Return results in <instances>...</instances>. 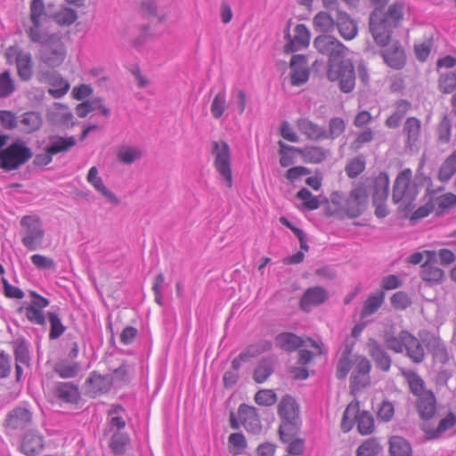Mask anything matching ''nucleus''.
<instances>
[{
  "mask_svg": "<svg viewBox=\"0 0 456 456\" xmlns=\"http://www.w3.org/2000/svg\"><path fill=\"white\" fill-rule=\"evenodd\" d=\"M403 4L395 2L387 12L374 8L369 17L370 31L379 45H386L392 39L393 30L399 27L403 19Z\"/></svg>",
  "mask_w": 456,
  "mask_h": 456,
  "instance_id": "obj_2",
  "label": "nucleus"
},
{
  "mask_svg": "<svg viewBox=\"0 0 456 456\" xmlns=\"http://www.w3.org/2000/svg\"><path fill=\"white\" fill-rule=\"evenodd\" d=\"M142 152L141 150L132 146H122L118 151V159L124 164H132L141 159Z\"/></svg>",
  "mask_w": 456,
  "mask_h": 456,
  "instance_id": "obj_49",
  "label": "nucleus"
},
{
  "mask_svg": "<svg viewBox=\"0 0 456 456\" xmlns=\"http://www.w3.org/2000/svg\"><path fill=\"white\" fill-rule=\"evenodd\" d=\"M227 109L226 94L224 91L219 92L213 99L210 110L212 116L218 119Z\"/></svg>",
  "mask_w": 456,
  "mask_h": 456,
  "instance_id": "obj_52",
  "label": "nucleus"
},
{
  "mask_svg": "<svg viewBox=\"0 0 456 456\" xmlns=\"http://www.w3.org/2000/svg\"><path fill=\"white\" fill-rule=\"evenodd\" d=\"M327 77L330 81L338 82V88L345 94L351 93L354 89L355 71L350 60L329 65Z\"/></svg>",
  "mask_w": 456,
  "mask_h": 456,
  "instance_id": "obj_6",
  "label": "nucleus"
},
{
  "mask_svg": "<svg viewBox=\"0 0 456 456\" xmlns=\"http://www.w3.org/2000/svg\"><path fill=\"white\" fill-rule=\"evenodd\" d=\"M86 385L89 386L91 391L95 395L107 394L113 386L109 374L102 375L96 370L89 374L86 380Z\"/></svg>",
  "mask_w": 456,
  "mask_h": 456,
  "instance_id": "obj_28",
  "label": "nucleus"
},
{
  "mask_svg": "<svg viewBox=\"0 0 456 456\" xmlns=\"http://www.w3.org/2000/svg\"><path fill=\"white\" fill-rule=\"evenodd\" d=\"M297 152L299 153L303 160L306 163L319 164L327 159L329 151L319 146H305L298 148Z\"/></svg>",
  "mask_w": 456,
  "mask_h": 456,
  "instance_id": "obj_36",
  "label": "nucleus"
},
{
  "mask_svg": "<svg viewBox=\"0 0 456 456\" xmlns=\"http://www.w3.org/2000/svg\"><path fill=\"white\" fill-rule=\"evenodd\" d=\"M345 40H352L358 34L356 21L346 12L338 11L336 15V27Z\"/></svg>",
  "mask_w": 456,
  "mask_h": 456,
  "instance_id": "obj_20",
  "label": "nucleus"
},
{
  "mask_svg": "<svg viewBox=\"0 0 456 456\" xmlns=\"http://www.w3.org/2000/svg\"><path fill=\"white\" fill-rule=\"evenodd\" d=\"M279 154L281 156L279 160L280 165L282 167H287L294 164V156L290 152H297L298 147L286 144L282 141L279 142Z\"/></svg>",
  "mask_w": 456,
  "mask_h": 456,
  "instance_id": "obj_51",
  "label": "nucleus"
},
{
  "mask_svg": "<svg viewBox=\"0 0 456 456\" xmlns=\"http://www.w3.org/2000/svg\"><path fill=\"white\" fill-rule=\"evenodd\" d=\"M297 198L303 201L304 206L309 210H315L320 207V201L307 188H302L297 193Z\"/></svg>",
  "mask_w": 456,
  "mask_h": 456,
  "instance_id": "obj_57",
  "label": "nucleus"
},
{
  "mask_svg": "<svg viewBox=\"0 0 456 456\" xmlns=\"http://www.w3.org/2000/svg\"><path fill=\"white\" fill-rule=\"evenodd\" d=\"M129 365L123 362L118 368L109 374L112 385L122 387L130 382V370Z\"/></svg>",
  "mask_w": 456,
  "mask_h": 456,
  "instance_id": "obj_44",
  "label": "nucleus"
},
{
  "mask_svg": "<svg viewBox=\"0 0 456 456\" xmlns=\"http://www.w3.org/2000/svg\"><path fill=\"white\" fill-rule=\"evenodd\" d=\"M411 103L406 100H400L396 103L395 110L386 119L385 125L388 128L395 129L399 127L403 118L410 110Z\"/></svg>",
  "mask_w": 456,
  "mask_h": 456,
  "instance_id": "obj_40",
  "label": "nucleus"
},
{
  "mask_svg": "<svg viewBox=\"0 0 456 456\" xmlns=\"http://www.w3.org/2000/svg\"><path fill=\"white\" fill-rule=\"evenodd\" d=\"M369 354L375 362L378 369L387 372L392 364V358L384 347L375 339H370L368 342Z\"/></svg>",
  "mask_w": 456,
  "mask_h": 456,
  "instance_id": "obj_21",
  "label": "nucleus"
},
{
  "mask_svg": "<svg viewBox=\"0 0 456 456\" xmlns=\"http://www.w3.org/2000/svg\"><path fill=\"white\" fill-rule=\"evenodd\" d=\"M254 399L259 405L271 406L276 403L277 395L271 389H262L255 395Z\"/></svg>",
  "mask_w": 456,
  "mask_h": 456,
  "instance_id": "obj_59",
  "label": "nucleus"
},
{
  "mask_svg": "<svg viewBox=\"0 0 456 456\" xmlns=\"http://www.w3.org/2000/svg\"><path fill=\"white\" fill-rule=\"evenodd\" d=\"M44 448V437L37 431H28L23 436L20 449L21 452L28 456H33Z\"/></svg>",
  "mask_w": 456,
  "mask_h": 456,
  "instance_id": "obj_26",
  "label": "nucleus"
},
{
  "mask_svg": "<svg viewBox=\"0 0 456 456\" xmlns=\"http://www.w3.org/2000/svg\"><path fill=\"white\" fill-rule=\"evenodd\" d=\"M81 398L79 387L74 382H59V401L77 404Z\"/></svg>",
  "mask_w": 456,
  "mask_h": 456,
  "instance_id": "obj_35",
  "label": "nucleus"
},
{
  "mask_svg": "<svg viewBox=\"0 0 456 456\" xmlns=\"http://www.w3.org/2000/svg\"><path fill=\"white\" fill-rule=\"evenodd\" d=\"M32 157V152L23 142H13L0 153V167L14 170L26 163Z\"/></svg>",
  "mask_w": 456,
  "mask_h": 456,
  "instance_id": "obj_9",
  "label": "nucleus"
},
{
  "mask_svg": "<svg viewBox=\"0 0 456 456\" xmlns=\"http://www.w3.org/2000/svg\"><path fill=\"white\" fill-rule=\"evenodd\" d=\"M411 170L405 168L401 171L393 186L392 200L394 203L397 204L400 201H404L407 205L415 200L418 195L416 184L411 183Z\"/></svg>",
  "mask_w": 456,
  "mask_h": 456,
  "instance_id": "obj_8",
  "label": "nucleus"
},
{
  "mask_svg": "<svg viewBox=\"0 0 456 456\" xmlns=\"http://www.w3.org/2000/svg\"><path fill=\"white\" fill-rule=\"evenodd\" d=\"M422 343L428 351L432 354L436 362L443 365L449 362L450 358L446 346L440 338L435 336L434 334H430L422 340Z\"/></svg>",
  "mask_w": 456,
  "mask_h": 456,
  "instance_id": "obj_19",
  "label": "nucleus"
},
{
  "mask_svg": "<svg viewBox=\"0 0 456 456\" xmlns=\"http://www.w3.org/2000/svg\"><path fill=\"white\" fill-rule=\"evenodd\" d=\"M357 429L361 435H370L374 430V419L367 411H362L355 414Z\"/></svg>",
  "mask_w": 456,
  "mask_h": 456,
  "instance_id": "obj_43",
  "label": "nucleus"
},
{
  "mask_svg": "<svg viewBox=\"0 0 456 456\" xmlns=\"http://www.w3.org/2000/svg\"><path fill=\"white\" fill-rule=\"evenodd\" d=\"M314 46L318 53L328 57V66L344 61L348 53V48L330 34L316 37Z\"/></svg>",
  "mask_w": 456,
  "mask_h": 456,
  "instance_id": "obj_5",
  "label": "nucleus"
},
{
  "mask_svg": "<svg viewBox=\"0 0 456 456\" xmlns=\"http://www.w3.org/2000/svg\"><path fill=\"white\" fill-rule=\"evenodd\" d=\"M60 346L69 359L73 360L77 358L78 354V345L77 340L74 338H71L70 335L69 338H64L61 339Z\"/></svg>",
  "mask_w": 456,
  "mask_h": 456,
  "instance_id": "obj_61",
  "label": "nucleus"
},
{
  "mask_svg": "<svg viewBox=\"0 0 456 456\" xmlns=\"http://www.w3.org/2000/svg\"><path fill=\"white\" fill-rule=\"evenodd\" d=\"M82 370V365L79 362L69 359L59 360V378L68 379L77 377Z\"/></svg>",
  "mask_w": 456,
  "mask_h": 456,
  "instance_id": "obj_38",
  "label": "nucleus"
},
{
  "mask_svg": "<svg viewBox=\"0 0 456 456\" xmlns=\"http://www.w3.org/2000/svg\"><path fill=\"white\" fill-rule=\"evenodd\" d=\"M372 201L387 200L389 194V176L380 172L371 183Z\"/></svg>",
  "mask_w": 456,
  "mask_h": 456,
  "instance_id": "obj_30",
  "label": "nucleus"
},
{
  "mask_svg": "<svg viewBox=\"0 0 456 456\" xmlns=\"http://www.w3.org/2000/svg\"><path fill=\"white\" fill-rule=\"evenodd\" d=\"M294 32L295 35L293 37H290L289 28L285 33L284 37L288 39V42L284 46V52L286 53L297 52L309 45L310 32L305 24H297Z\"/></svg>",
  "mask_w": 456,
  "mask_h": 456,
  "instance_id": "obj_13",
  "label": "nucleus"
},
{
  "mask_svg": "<svg viewBox=\"0 0 456 456\" xmlns=\"http://www.w3.org/2000/svg\"><path fill=\"white\" fill-rule=\"evenodd\" d=\"M384 341L387 349L396 354L405 352V355L416 364H419L425 360L423 345L408 330H401L397 336L386 333Z\"/></svg>",
  "mask_w": 456,
  "mask_h": 456,
  "instance_id": "obj_4",
  "label": "nucleus"
},
{
  "mask_svg": "<svg viewBox=\"0 0 456 456\" xmlns=\"http://www.w3.org/2000/svg\"><path fill=\"white\" fill-rule=\"evenodd\" d=\"M416 410L423 420L431 419L436 412V399L433 392H426L416 400Z\"/></svg>",
  "mask_w": 456,
  "mask_h": 456,
  "instance_id": "obj_23",
  "label": "nucleus"
},
{
  "mask_svg": "<svg viewBox=\"0 0 456 456\" xmlns=\"http://www.w3.org/2000/svg\"><path fill=\"white\" fill-rule=\"evenodd\" d=\"M401 374L405 379L410 392L417 398L420 397L426 392H432L431 390L426 389L423 379L415 370L402 369Z\"/></svg>",
  "mask_w": 456,
  "mask_h": 456,
  "instance_id": "obj_31",
  "label": "nucleus"
},
{
  "mask_svg": "<svg viewBox=\"0 0 456 456\" xmlns=\"http://www.w3.org/2000/svg\"><path fill=\"white\" fill-rule=\"evenodd\" d=\"M368 200V194L362 186H357L354 188L348 195L345 211L346 215L351 218H356L360 216L365 210Z\"/></svg>",
  "mask_w": 456,
  "mask_h": 456,
  "instance_id": "obj_11",
  "label": "nucleus"
},
{
  "mask_svg": "<svg viewBox=\"0 0 456 456\" xmlns=\"http://www.w3.org/2000/svg\"><path fill=\"white\" fill-rule=\"evenodd\" d=\"M212 154L215 156L214 166L220 175L225 180L226 185L232 187V177L231 169V152L228 143L224 141L213 142Z\"/></svg>",
  "mask_w": 456,
  "mask_h": 456,
  "instance_id": "obj_10",
  "label": "nucleus"
},
{
  "mask_svg": "<svg viewBox=\"0 0 456 456\" xmlns=\"http://www.w3.org/2000/svg\"><path fill=\"white\" fill-rule=\"evenodd\" d=\"M23 245L29 250L42 246L45 232L40 219L36 216H26L20 220Z\"/></svg>",
  "mask_w": 456,
  "mask_h": 456,
  "instance_id": "obj_7",
  "label": "nucleus"
},
{
  "mask_svg": "<svg viewBox=\"0 0 456 456\" xmlns=\"http://www.w3.org/2000/svg\"><path fill=\"white\" fill-rule=\"evenodd\" d=\"M381 451L379 442L370 438L363 442L356 451V456H377Z\"/></svg>",
  "mask_w": 456,
  "mask_h": 456,
  "instance_id": "obj_53",
  "label": "nucleus"
},
{
  "mask_svg": "<svg viewBox=\"0 0 456 456\" xmlns=\"http://www.w3.org/2000/svg\"><path fill=\"white\" fill-rule=\"evenodd\" d=\"M32 420L31 412L23 407H17L9 412L6 418V427L11 429L25 428Z\"/></svg>",
  "mask_w": 456,
  "mask_h": 456,
  "instance_id": "obj_29",
  "label": "nucleus"
},
{
  "mask_svg": "<svg viewBox=\"0 0 456 456\" xmlns=\"http://www.w3.org/2000/svg\"><path fill=\"white\" fill-rule=\"evenodd\" d=\"M278 415L281 419L278 433L282 443H288L300 431L302 421L299 406L289 395H285L278 404Z\"/></svg>",
  "mask_w": 456,
  "mask_h": 456,
  "instance_id": "obj_3",
  "label": "nucleus"
},
{
  "mask_svg": "<svg viewBox=\"0 0 456 456\" xmlns=\"http://www.w3.org/2000/svg\"><path fill=\"white\" fill-rule=\"evenodd\" d=\"M273 344L269 340H259L256 343L251 344L241 351V359L249 361L251 358H255L259 354L271 350Z\"/></svg>",
  "mask_w": 456,
  "mask_h": 456,
  "instance_id": "obj_42",
  "label": "nucleus"
},
{
  "mask_svg": "<svg viewBox=\"0 0 456 456\" xmlns=\"http://www.w3.org/2000/svg\"><path fill=\"white\" fill-rule=\"evenodd\" d=\"M384 302V293L369 297L364 304L361 313V317H368L376 313Z\"/></svg>",
  "mask_w": 456,
  "mask_h": 456,
  "instance_id": "obj_48",
  "label": "nucleus"
},
{
  "mask_svg": "<svg viewBox=\"0 0 456 456\" xmlns=\"http://www.w3.org/2000/svg\"><path fill=\"white\" fill-rule=\"evenodd\" d=\"M30 295L32 299L25 307L26 317L31 322L44 325L45 323V319L43 314V309L49 305V301L47 298L43 297L34 291H31Z\"/></svg>",
  "mask_w": 456,
  "mask_h": 456,
  "instance_id": "obj_15",
  "label": "nucleus"
},
{
  "mask_svg": "<svg viewBox=\"0 0 456 456\" xmlns=\"http://www.w3.org/2000/svg\"><path fill=\"white\" fill-rule=\"evenodd\" d=\"M40 125L41 119L35 112H27L23 114L20 120L21 129L26 133H30L38 129Z\"/></svg>",
  "mask_w": 456,
  "mask_h": 456,
  "instance_id": "obj_55",
  "label": "nucleus"
},
{
  "mask_svg": "<svg viewBox=\"0 0 456 456\" xmlns=\"http://www.w3.org/2000/svg\"><path fill=\"white\" fill-rule=\"evenodd\" d=\"M452 125L449 118L444 116L437 127V138L442 143H448L451 139Z\"/></svg>",
  "mask_w": 456,
  "mask_h": 456,
  "instance_id": "obj_60",
  "label": "nucleus"
},
{
  "mask_svg": "<svg viewBox=\"0 0 456 456\" xmlns=\"http://www.w3.org/2000/svg\"><path fill=\"white\" fill-rule=\"evenodd\" d=\"M328 297V291L323 287L315 286L308 288L300 298V308L305 312H310L312 306L320 305Z\"/></svg>",
  "mask_w": 456,
  "mask_h": 456,
  "instance_id": "obj_18",
  "label": "nucleus"
},
{
  "mask_svg": "<svg viewBox=\"0 0 456 456\" xmlns=\"http://www.w3.org/2000/svg\"><path fill=\"white\" fill-rule=\"evenodd\" d=\"M96 110H100L105 117H109L110 114V109L103 105L102 98L99 97L86 100L77 104L76 107V113L79 118H85L90 112Z\"/></svg>",
  "mask_w": 456,
  "mask_h": 456,
  "instance_id": "obj_34",
  "label": "nucleus"
},
{
  "mask_svg": "<svg viewBox=\"0 0 456 456\" xmlns=\"http://www.w3.org/2000/svg\"><path fill=\"white\" fill-rule=\"evenodd\" d=\"M129 442L130 438L127 434L116 432L110 438V448L115 455H122L126 452V448Z\"/></svg>",
  "mask_w": 456,
  "mask_h": 456,
  "instance_id": "obj_46",
  "label": "nucleus"
},
{
  "mask_svg": "<svg viewBox=\"0 0 456 456\" xmlns=\"http://www.w3.org/2000/svg\"><path fill=\"white\" fill-rule=\"evenodd\" d=\"M77 20V12L70 7H61L59 10V25L69 26Z\"/></svg>",
  "mask_w": 456,
  "mask_h": 456,
  "instance_id": "obj_63",
  "label": "nucleus"
},
{
  "mask_svg": "<svg viewBox=\"0 0 456 456\" xmlns=\"http://www.w3.org/2000/svg\"><path fill=\"white\" fill-rule=\"evenodd\" d=\"M385 47L381 50L380 54L384 62L394 69H401L406 62L405 53L398 40H390V42L382 45Z\"/></svg>",
  "mask_w": 456,
  "mask_h": 456,
  "instance_id": "obj_12",
  "label": "nucleus"
},
{
  "mask_svg": "<svg viewBox=\"0 0 456 456\" xmlns=\"http://www.w3.org/2000/svg\"><path fill=\"white\" fill-rule=\"evenodd\" d=\"M56 15L47 16L42 0H33L30 4V19L34 24L28 31L29 38L34 42H41L40 80L52 84L55 75L57 51L54 47L55 37L41 33V28L48 23V20L56 19Z\"/></svg>",
  "mask_w": 456,
  "mask_h": 456,
  "instance_id": "obj_1",
  "label": "nucleus"
},
{
  "mask_svg": "<svg viewBox=\"0 0 456 456\" xmlns=\"http://www.w3.org/2000/svg\"><path fill=\"white\" fill-rule=\"evenodd\" d=\"M275 344L283 351L294 352L304 346V340L293 332H281L275 337Z\"/></svg>",
  "mask_w": 456,
  "mask_h": 456,
  "instance_id": "obj_32",
  "label": "nucleus"
},
{
  "mask_svg": "<svg viewBox=\"0 0 456 456\" xmlns=\"http://www.w3.org/2000/svg\"><path fill=\"white\" fill-rule=\"evenodd\" d=\"M426 197H430L432 203L435 205V211L437 216L444 214L456 205L455 194L445 193L441 196H436V191L429 187L427 189Z\"/></svg>",
  "mask_w": 456,
  "mask_h": 456,
  "instance_id": "obj_27",
  "label": "nucleus"
},
{
  "mask_svg": "<svg viewBox=\"0 0 456 456\" xmlns=\"http://www.w3.org/2000/svg\"><path fill=\"white\" fill-rule=\"evenodd\" d=\"M439 90L444 94H451L456 90V74L446 72L441 74L438 80Z\"/></svg>",
  "mask_w": 456,
  "mask_h": 456,
  "instance_id": "obj_54",
  "label": "nucleus"
},
{
  "mask_svg": "<svg viewBox=\"0 0 456 456\" xmlns=\"http://www.w3.org/2000/svg\"><path fill=\"white\" fill-rule=\"evenodd\" d=\"M354 369L350 377L351 387H364L370 380V362L363 355H357L354 359Z\"/></svg>",
  "mask_w": 456,
  "mask_h": 456,
  "instance_id": "obj_16",
  "label": "nucleus"
},
{
  "mask_svg": "<svg viewBox=\"0 0 456 456\" xmlns=\"http://www.w3.org/2000/svg\"><path fill=\"white\" fill-rule=\"evenodd\" d=\"M273 373V361L271 357H264L257 363L253 379L258 384H262Z\"/></svg>",
  "mask_w": 456,
  "mask_h": 456,
  "instance_id": "obj_39",
  "label": "nucleus"
},
{
  "mask_svg": "<svg viewBox=\"0 0 456 456\" xmlns=\"http://www.w3.org/2000/svg\"><path fill=\"white\" fill-rule=\"evenodd\" d=\"M428 254V260L421 265L420 277L423 281L432 283L441 282L444 276V272L441 268L432 263L436 257V253L427 251Z\"/></svg>",
  "mask_w": 456,
  "mask_h": 456,
  "instance_id": "obj_25",
  "label": "nucleus"
},
{
  "mask_svg": "<svg viewBox=\"0 0 456 456\" xmlns=\"http://www.w3.org/2000/svg\"><path fill=\"white\" fill-rule=\"evenodd\" d=\"M87 182L95 189L96 191L102 194L108 202L114 206L120 204V200L114 192L110 191L104 184L102 177L98 175V169L96 167H92L86 176Z\"/></svg>",
  "mask_w": 456,
  "mask_h": 456,
  "instance_id": "obj_22",
  "label": "nucleus"
},
{
  "mask_svg": "<svg viewBox=\"0 0 456 456\" xmlns=\"http://www.w3.org/2000/svg\"><path fill=\"white\" fill-rule=\"evenodd\" d=\"M248 444L245 436L241 432L232 433L228 437L229 452L236 456L242 454Z\"/></svg>",
  "mask_w": 456,
  "mask_h": 456,
  "instance_id": "obj_47",
  "label": "nucleus"
},
{
  "mask_svg": "<svg viewBox=\"0 0 456 456\" xmlns=\"http://www.w3.org/2000/svg\"><path fill=\"white\" fill-rule=\"evenodd\" d=\"M365 169V160L363 157L359 156L353 159L345 168V171L349 178H355L362 174Z\"/></svg>",
  "mask_w": 456,
  "mask_h": 456,
  "instance_id": "obj_58",
  "label": "nucleus"
},
{
  "mask_svg": "<svg viewBox=\"0 0 456 456\" xmlns=\"http://www.w3.org/2000/svg\"><path fill=\"white\" fill-rule=\"evenodd\" d=\"M8 59L14 58L18 74L23 80H28L32 76L31 55L28 53L19 51L16 46H10L6 51Z\"/></svg>",
  "mask_w": 456,
  "mask_h": 456,
  "instance_id": "obj_17",
  "label": "nucleus"
},
{
  "mask_svg": "<svg viewBox=\"0 0 456 456\" xmlns=\"http://www.w3.org/2000/svg\"><path fill=\"white\" fill-rule=\"evenodd\" d=\"M390 456H411L410 443L401 436H393L389 441Z\"/></svg>",
  "mask_w": 456,
  "mask_h": 456,
  "instance_id": "obj_41",
  "label": "nucleus"
},
{
  "mask_svg": "<svg viewBox=\"0 0 456 456\" xmlns=\"http://www.w3.org/2000/svg\"><path fill=\"white\" fill-rule=\"evenodd\" d=\"M14 89V83L9 72L0 74V97H7L13 93Z\"/></svg>",
  "mask_w": 456,
  "mask_h": 456,
  "instance_id": "obj_64",
  "label": "nucleus"
},
{
  "mask_svg": "<svg viewBox=\"0 0 456 456\" xmlns=\"http://www.w3.org/2000/svg\"><path fill=\"white\" fill-rule=\"evenodd\" d=\"M391 305L396 310H405L411 305L410 297L404 291L395 292L390 298Z\"/></svg>",
  "mask_w": 456,
  "mask_h": 456,
  "instance_id": "obj_62",
  "label": "nucleus"
},
{
  "mask_svg": "<svg viewBox=\"0 0 456 456\" xmlns=\"http://www.w3.org/2000/svg\"><path fill=\"white\" fill-rule=\"evenodd\" d=\"M300 131L310 140L320 141L325 139V127L321 126L311 120L302 119L298 122Z\"/></svg>",
  "mask_w": 456,
  "mask_h": 456,
  "instance_id": "obj_37",
  "label": "nucleus"
},
{
  "mask_svg": "<svg viewBox=\"0 0 456 456\" xmlns=\"http://www.w3.org/2000/svg\"><path fill=\"white\" fill-rule=\"evenodd\" d=\"M421 131V121L416 117H409L406 118L403 127V134L405 135V146L409 149H412L416 146L419 142Z\"/></svg>",
  "mask_w": 456,
  "mask_h": 456,
  "instance_id": "obj_24",
  "label": "nucleus"
},
{
  "mask_svg": "<svg viewBox=\"0 0 456 456\" xmlns=\"http://www.w3.org/2000/svg\"><path fill=\"white\" fill-rule=\"evenodd\" d=\"M456 173V151H453L441 165L438 179L441 182L449 181Z\"/></svg>",
  "mask_w": 456,
  "mask_h": 456,
  "instance_id": "obj_45",
  "label": "nucleus"
},
{
  "mask_svg": "<svg viewBox=\"0 0 456 456\" xmlns=\"http://www.w3.org/2000/svg\"><path fill=\"white\" fill-rule=\"evenodd\" d=\"M313 25L316 31L323 34H329L335 29L336 14L330 12L321 11L317 12L313 19Z\"/></svg>",
  "mask_w": 456,
  "mask_h": 456,
  "instance_id": "obj_33",
  "label": "nucleus"
},
{
  "mask_svg": "<svg viewBox=\"0 0 456 456\" xmlns=\"http://www.w3.org/2000/svg\"><path fill=\"white\" fill-rule=\"evenodd\" d=\"M346 129V124L342 118L334 117L329 121V129L325 128V139L334 140L340 136Z\"/></svg>",
  "mask_w": 456,
  "mask_h": 456,
  "instance_id": "obj_50",
  "label": "nucleus"
},
{
  "mask_svg": "<svg viewBox=\"0 0 456 456\" xmlns=\"http://www.w3.org/2000/svg\"><path fill=\"white\" fill-rule=\"evenodd\" d=\"M359 411L358 405L349 404L346 410L344 411L342 420H341V429L343 432H349L354 426V419H355V414Z\"/></svg>",
  "mask_w": 456,
  "mask_h": 456,
  "instance_id": "obj_56",
  "label": "nucleus"
},
{
  "mask_svg": "<svg viewBox=\"0 0 456 456\" xmlns=\"http://www.w3.org/2000/svg\"><path fill=\"white\" fill-rule=\"evenodd\" d=\"M238 417L248 433L257 435L262 431V424L256 407L241 403L238 408Z\"/></svg>",
  "mask_w": 456,
  "mask_h": 456,
  "instance_id": "obj_14",
  "label": "nucleus"
}]
</instances>
